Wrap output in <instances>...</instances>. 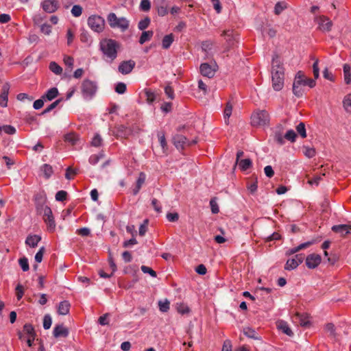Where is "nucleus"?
<instances>
[{"mask_svg":"<svg viewBox=\"0 0 351 351\" xmlns=\"http://www.w3.org/2000/svg\"><path fill=\"white\" fill-rule=\"evenodd\" d=\"M285 69L278 55H275L271 63L272 87L276 91H279L284 86Z\"/></svg>","mask_w":351,"mask_h":351,"instance_id":"nucleus-1","label":"nucleus"},{"mask_svg":"<svg viewBox=\"0 0 351 351\" xmlns=\"http://www.w3.org/2000/svg\"><path fill=\"white\" fill-rule=\"evenodd\" d=\"M308 86L310 88H313L316 85L315 80L306 77L302 71H298L295 76L293 84V93L298 97L302 96L304 93L303 86Z\"/></svg>","mask_w":351,"mask_h":351,"instance_id":"nucleus-2","label":"nucleus"},{"mask_svg":"<svg viewBox=\"0 0 351 351\" xmlns=\"http://www.w3.org/2000/svg\"><path fill=\"white\" fill-rule=\"evenodd\" d=\"M99 46L104 55L110 58L111 62L117 58L119 44L116 40L104 39L100 42Z\"/></svg>","mask_w":351,"mask_h":351,"instance_id":"nucleus-3","label":"nucleus"},{"mask_svg":"<svg viewBox=\"0 0 351 351\" xmlns=\"http://www.w3.org/2000/svg\"><path fill=\"white\" fill-rule=\"evenodd\" d=\"M269 123V114L265 110H257L251 115V123L253 126H262Z\"/></svg>","mask_w":351,"mask_h":351,"instance_id":"nucleus-4","label":"nucleus"},{"mask_svg":"<svg viewBox=\"0 0 351 351\" xmlns=\"http://www.w3.org/2000/svg\"><path fill=\"white\" fill-rule=\"evenodd\" d=\"M107 19L110 26L112 28L118 27L122 32H125L129 27V21L125 18H118L113 12L108 15Z\"/></svg>","mask_w":351,"mask_h":351,"instance_id":"nucleus-5","label":"nucleus"},{"mask_svg":"<svg viewBox=\"0 0 351 351\" xmlns=\"http://www.w3.org/2000/svg\"><path fill=\"white\" fill-rule=\"evenodd\" d=\"M97 87L95 82L89 80H84L82 84V95L85 99H91L96 93Z\"/></svg>","mask_w":351,"mask_h":351,"instance_id":"nucleus-6","label":"nucleus"},{"mask_svg":"<svg viewBox=\"0 0 351 351\" xmlns=\"http://www.w3.org/2000/svg\"><path fill=\"white\" fill-rule=\"evenodd\" d=\"M88 25L95 32H101L105 26L104 19L97 15H92L88 19Z\"/></svg>","mask_w":351,"mask_h":351,"instance_id":"nucleus-7","label":"nucleus"},{"mask_svg":"<svg viewBox=\"0 0 351 351\" xmlns=\"http://www.w3.org/2000/svg\"><path fill=\"white\" fill-rule=\"evenodd\" d=\"M43 213V220L47 226V229L50 232L54 231L56 223L51 209L48 206H41Z\"/></svg>","mask_w":351,"mask_h":351,"instance_id":"nucleus-8","label":"nucleus"},{"mask_svg":"<svg viewBox=\"0 0 351 351\" xmlns=\"http://www.w3.org/2000/svg\"><path fill=\"white\" fill-rule=\"evenodd\" d=\"M217 69L218 66L215 62L213 65L208 63H202L199 67L201 74L208 78L214 77Z\"/></svg>","mask_w":351,"mask_h":351,"instance_id":"nucleus-9","label":"nucleus"},{"mask_svg":"<svg viewBox=\"0 0 351 351\" xmlns=\"http://www.w3.org/2000/svg\"><path fill=\"white\" fill-rule=\"evenodd\" d=\"M173 144L178 149H182L185 145H191L197 143L196 141L190 142L182 134H176L173 138Z\"/></svg>","mask_w":351,"mask_h":351,"instance_id":"nucleus-10","label":"nucleus"},{"mask_svg":"<svg viewBox=\"0 0 351 351\" xmlns=\"http://www.w3.org/2000/svg\"><path fill=\"white\" fill-rule=\"evenodd\" d=\"M318 27L322 31L329 32L332 26V21L325 16H320L317 19Z\"/></svg>","mask_w":351,"mask_h":351,"instance_id":"nucleus-11","label":"nucleus"},{"mask_svg":"<svg viewBox=\"0 0 351 351\" xmlns=\"http://www.w3.org/2000/svg\"><path fill=\"white\" fill-rule=\"evenodd\" d=\"M135 62L132 60L123 61L120 63L118 67V70L122 74L127 75L132 72V71L135 66Z\"/></svg>","mask_w":351,"mask_h":351,"instance_id":"nucleus-12","label":"nucleus"},{"mask_svg":"<svg viewBox=\"0 0 351 351\" xmlns=\"http://www.w3.org/2000/svg\"><path fill=\"white\" fill-rule=\"evenodd\" d=\"M321 256L316 254H311L306 258V265L309 269H315L321 263Z\"/></svg>","mask_w":351,"mask_h":351,"instance_id":"nucleus-13","label":"nucleus"},{"mask_svg":"<svg viewBox=\"0 0 351 351\" xmlns=\"http://www.w3.org/2000/svg\"><path fill=\"white\" fill-rule=\"evenodd\" d=\"M42 7L45 12L53 13L58 10L59 3L58 0H44L42 3Z\"/></svg>","mask_w":351,"mask_h":351,"instance_id":"nucleus-14","label":"nucleus"},{"mask_svg":"<svg viewBox=\"0 0 351 351\" xmlns=\"http://www.w3.org/2000/svg\"><path fill=\"white\" fill-rule=\"evenodd\" d=\"M224 36L227 43L226 50L228 51L236 43V35L234 34L233 31L230 29L224 30L221 34Z\"/></svg>","mask_w":351,"mask_h":351,"instance_id":"nucleus-15","label":"nucleus"},{"mask_svg":"<svg viewBox=\"0 0 351 351\" xmlns=\"http://www.w3.org/2000/svg\"><path fill=\"white\" fill-rule=\"evenodd\" d=\"M294 320L302 326L307 327L310 325L309 316L306 313H295Z\"/></svg>","mask_w":351,"mask_h":351,"instance_id":"nucleus-16","label":"nucleus"},{"mask_svg":"<svg viewBox=\"0 0 351 351\" xmlns=\"http://www.w3.org/2000/svg\"><path fill=\"white\" fill-rule=\"evenodd\" d=\"M9 83H5L2 86V93L0 95V105L2 107H6L8 104V96L10 90Z\"/></svg>","mask_w":351,"mask_h":351,"instance_id":"nucleus-17","label":"nucleus"},{"mask_svg":"<svg viewBox=\"0 0 351 351\" xmlns=\"http://www.w3.org/2000/svg\"><path fill=\"white\" fill-rule=\"evenodd\" d=\"M351 230V225L341 224L335 225L332 227V230L334 232L340 234L341 236H345L350 232Z\"/></svg>","mask_w":351,"mask_h":351,"instance_id":"nucleus-18","label":"nucleus"},{"mask_svg":"<svg viewBox=\"0 0 351 351\" xmlns=\"http://www.w3.org/2000/svg\"><path fill=\"white\" fill-rule=\"evenodd\" d=\"M53 336L56 338L62 337H66L69 335V330L62 324L58 325L53 328Z\"/></svg>","mask_w":351,"mask_h":351,"instance_id":"nucleus-19","label":"nucleus"},{"mask_svg":"<svg viewBox=\"0 0 351 351\" xmlns=\"http://www.w3.org/2000/svg\"><path fill=\"white\" fill-rule=\"evenodd\" d=\"M70 306V303L66 300L60 302L58 307V313L61 315H67L69 313Z\"/></svg>","mask_w":351,"mask_h":351,"instance_id":"nucleus-20","label":"nucleus"},{"mask_svg":"<svg viewBox=\"0 0 351 351\" xmlns=\"http://www.w3.org/2000/svg\"><path fill=\"white\" fill-rule=\"evenodd\" d=\"M315 243L314 241H308V242H306V243H302L300 245H299L298 247H293L292 249H290L287 252H286V255L287 256H290V255H292L298 252H299L300 250H302L303 249H305L308 247H309L310 245H311L312 244H313Z\"/></svg>","mask_w":351,"mask_h":351,"instance_id":"nucleus-21","label":"nucleus"},{"mask_svg":"<svg viewBox=\"0 0 351 351\" xmlns=\"http://www.w3.org/2000/svg\"><path fill=\"white\" fill-rule=\"evenodd\" d=\"M40 240L41 237L38 235H29L26 238L25 244L31 247H35Z\"/></svg>","mask_w":351,"mask_h":351,"instance_id":"nucleus-22","label":"nucleus"},{"mask_svg":"<svg viewBox=\"0 0 351 351\" xmlns=\"http://www.w3.org/2000/svg\"><path fill=\"white\" fill-rule=\"evenodd\" d=\"M58 95V90L56 87L49 89L47 93L43 95V99L47 101H51Z\"/></svg>","mask_w":351,"mask_h":351,"instance_id":"nucleus-23","label":"nucleus"},{"mask_svg":"<svg viewBox=\"0 0 351 351\" xmlns=\"http://www.w3.org/2000/svg\"><path fill=\"white\" fill-rule=\"evenodd\" d=\"M277 326L280 330L288 336L291 337L293 335L292 330L290 329L286 322L280 320L277 322Z\"/></svg>","mask_w":351,"mask_h":351,"instance_id":"nucleus-24","label":"nucleus"},{"mask_svg":"<svg viewBox=\"0 0 351 351\" xmlns=\"http://www.w3.org/2000/svg\"><path fill=\"white\" fill-rule=\"evenodd\" d=\"M236 164L239 165V169L243 171L247 170L252 166V162L250 158L241 159Z\"/></svg>","mask_w":351,"mask_h":351,"instance_id":"nucleus-25","label":"nucleus"},{"mask_svg":"<svg viewBox=\"0 0 351 351\" xmlns=\"http://www.w3.org/2000/svg\"><path fill=\"white\" fill-rule=\"evenodd\" d=\"M64 141L70 143L71 145L77 144L79 141L78 135L75 133L71 132L64 135Z\"/></svg>","mask_w":351,"mask_h":351,"instance_id":"nucleus-26","label":"nucleus"},{"mask_svg":"<svg viewBox=\"0 0 351 351\" xmlns=\"http://www.w3.org/2000/svg\"><path fill=\"white\" fill-rule=\"evenodd\" d=\"M145 180V175L144 173L141 172L139 174V177L136 181V187L133 190L134 195H136L138 193L142 185L144 184Z\"/></svg>","mask_w":351,"mask_h":351,"instance_id":"nucleus-27","label":"nucleus"},{"mask_svg":"<svg viewBox=\"0 0 351 351\" xmlns=\"http://www.w3.org/2000/svg\"><path fill=\"white\" fill-rule=\"evenodd\" d=\"M173 42V35L170 34L164 36L162 40V46L165 49H167L170 47L171 45Z\"/></svg>","mask_w":351,"mask_h":351,"instance_id":"nucleus-28","label":"nucleus"},{"mask_svg":"<svg viewBox=\"0 0 351 351\" xmlns=\"http://www.w3.org/2000/svg\"><path fill=\"white\" fill-rule=\"evenodd\" d=\"M154 32L152 30L143 32L140 38L139 43L144 44L145 42L149 41L153 36Z\"/></svg>","mask_w":351,"mask_h":351,"instance_id":"nucleus-29","label":"nucleus"},{"mask_svg":"<svg viewBox=\"0 0 351 351\" xmlns=\"http://www.w3.org/2000/svg\"><path fill=\"white\" fill-rule=\"evenodd\" d=\"M351 68L349 64H345L343 65L344 81L346 84H349L351 83Z\"/></svg>","mask_w":351,"mask_h":351,"instance_id":"nucleus-30","label":"nucleus"},{"mask_svg":"<svg viewBox=\"0 0 351 351\" xmlns=\"http://www.w3.org/2000/svg\"><path fill=\"white\" fill-rule=\"evenodd\" d=\"M41 171L43 172L45 178L48 179L53 173L52 167L50 165L45 164L41 167Z\"/></svg>","mask_w":351,"mask_h":351,"instance_id":"nucleus-31","label":"nucleus"},{"mask_svg":"<svg viewBox=\"0 0 351 351\" xmlns=\"http://www.w3.org/2000/svg\"><path fill=\"white\" fill-rule=\"evenodd\" d=\"M232 106L230 102H228L226 104V108L224 109L223 112V117L225 119V122L226 124H228V119L232 114Z\"/></svg>","mask_w":351,"mask_h":351,"instance_id":"nucleus-32","label":"nucleus"},{"mask_svg":"<svg viewBox=\"0 0 351 351\" xmlns=\"http://www.w3.org/2000/svg\"><path fill=\"white\" fill-rule=\"evenodd\" d=\"M24 332L29 335L30 337L35 339L36 333L33 326L30 324H25L23 326Z\"/></svg>","mask_w":351,"mask_h":351,"instance_id":"nucleus-33","label":"nucleus"},{"mask_svg":"<svg viewBox=\"0 0 351 351\" xmlns=\"http://www.w3.org/2000/svg\"><path fill=\"white\" fill-rule=\"evenodd\" d=\"M176 309L179 313L182 315L189 313L190 311L189 306L186 304L182 302L176 304Z\"/></svg>","mask_w":351,"mask_h":351,"instance_id":"nucleus-34","label":"nucleus"},{"mask_svg":"<svg viewBox=\"0 0 351 351\" xmlns=\"http://www.w3.org/2000/svg\"><path fill=\"white\" fill-rule=\"evenodd\" d=\"M146 100L148 104H152L156 99L155 93L149 89H145L144 90Z\"/></svg>","mask_w":351,"mask_h":351,"instance_id":"nucleus-35","label":"nucleus"},{"mask_svg":"<svg viewBox=\"0 0 351 351\" xmlns=\"http://www.w3.org/2000/svg\"><path fill=\"white\" fill-rule=\"evenodd\" d=\"M298 265H299L297 261L294 259V258H293L287 260L285 266V269L286 270H292L295 269Z\"/></svg>","mask_w":351,"mask_h":351,"instance_id":"nucleus-36","label":"nucleus"},{"mask_svg":"<svg viewBox=\"0 0 351 351\" xmlns=\"http://www.w3.org/2000/svg\"><path fill=\"white\" fill-rule=\"evenodd\" d=\"M343 108L346 112H351V94L347 95L343 101Z\"/></svg>","mask_w":351,"mask_h":351,"instance_id":"nucleus-37","label":"nucleus"},{"mask_svg":"<svg viewBox=\"0 0 351 351\" xmlns=\"http://www.w3.org/2000/svg\"><path fill=\"white\" fill-rule=\"evenodd\" d=\"M49 69L56 75H60L62 72V67L55 62H51L49 64Z\"/></svg>","mask_w":351,"mask_h":351,"instance_id":"nucleus-38","label":"nucleus"},{"mask_svg":"<svg viewBox=\"0 0 351 351\" xmlns=\"http://www.w3.org/2000/svg\"><path fill=\"white\" fill-rule=\"evenodd\" d=\"M170 302L168 300H165L164 301L158 302L159 309L162 312H167L169 309Z\"/></svg>","mask_w":351,"mask_h":351,"instance_id":"nucleus-39","label":"nucleus"},{"mask_svg":"<svg viewBox=\"0 0 351 351\" xmlns=\"http://www.w3.org/2000/svg\"><path fill=\"white\" fill-rule=\"evenodd\" d=\"M104 157V154H103V152H100L98 154H93V155L90 156V157L89 158V162L91 165H95L99 162V160L101 158H103Z\"/></svg>","mask_w":351,"mask_h":351,"instance_id":"nucleus-40","label":"nucleus"},{"mask_svg":"<svg viewBox=\"0 0 351 351\" xmlns=\"http://www.w3.org/2000/svg\"><path fill=\"white\" fill-rule=\"evenodd\" d=\"M296 130L298 133L301 136L302 138L306 137V132L305 128V125L304 123L300 122L296 127Z\"/></svg>","mask_w":351,"mask_h":351,"instance_id":"nucleus-41","label":"nucleus"},{"mask_svg":"<svg viewBox=\"0 0 351 351\" xmlns=\"http://www.w3.org/2000/svg\"><path fill=\"white\" fill-rule=\"evenodd\" d=\"M285 136L280 132H276L274 136V141L280 145L285 143Z\"/></svg>","mask_w":351,"mask_h":351,"instance_id":"nucleus-42","label":"nucleus"},{"mask_svg":"<svg viewBox=\"0 0 351 351\" xmlns=\"http://www.w3.org/2000/svg\"><path fill=\"white\" fill-rule=\"evenodd\" d=\"M243 333L247 337L252 339H258L256 332L251 328H245L243 329Z\"/></svg>","mask_w":351,"mask_h":351,"instance_id":"nucleus-43","label":"nucleus"},{"mask_svg":"<svg viewBox=\"0 0 351 351\" xmlns=\"http://www.w3.org/2000/svg\"><path fill=\"white\" fill-rule=\"evenodd\" d=\"M287 8V5L283 2H278L275 5L274 12L276 14H280L285 8Z\"/></svg>","mask_w":351,"mask_h":351,"instance_id":"nucleus-44","label":"nucleus"},{"mask_svg":"<svg viewBox=\"0 0 351 351\" xmlns=\"http://www.w3.org/2000/svg\"><path fill=\"white\" fill-rule=\"evenodd\" d=\"M150 23V19L149 17H145L144 19L139 21L138 24V27L141 30L145 29Z\"/></svg>","mask_w":351,"mask_h":351,"instance_id":"nucleus-45","label":"nucleus"},{"mask_svg":"<svg viewBox=\"0 0 351 351\" xmlns=\"http://www.w3.org/2000/svg\"><path fill=\"white\" fill-rule=\"evenodd\" d=\"M296 137L297 134L293 130H288L285 134V139L291 142H295Z\"/></svg>","mask_w":351,"mask_h":351,"instance_id":"nucleus-46","label":"nucleus"},{"mask_svg":"<svg viewBox=\"0 0 351 351\" xmlns=\"http://www.w3.org/2000/svg\"><path fill=\"white\" fill-rule=\"evenodd\" d=\"M19 263L23 271H27L29 270V263L27 258L23 257L20 258L19 260Z\"/></svg>","mask_w":351,"mask_h":351,"instance_id":"nucleus-47","label":"nucleus"},{"mask_svg":"<svg viewBox=\"0 0 351 351\" xmlns=\"http://www.w3.org/2000/svg\"><path fill=\"white\" fill-rule=\"evenodd\" d=\"M82 13V8L80 5H75L71 9V14L75 17L81 16Z\"/></svg>","mask_w":351,"mask_h":351,"instance_id":"nucleus-48","label":"nucleus"},{"mask_svg":"<svg viewBox=\"0 0 351 351\" xmlns=\"http://www.w3.org/2000/svg\"><path fill=\"white\" fill-rule=\"evenodd\" d=\"M151 3L149 0H141L140 9L143 12H147L150 10Z\"/></svg>","mask_w":351,"mask_h":351,"instance_id":"nucleus-49","label":"nucleus"},{"mask_svg":"<svg viewBox=\"0 0 351 351\" xmlns=\"http://www.w3.org/2000/svg\"><path fill=\"white\" fill-rule=\"evenodd\" d=\"M62 101V99H59L53 101L51 104L43 112V114L48 113L51 111L53 109L56 108L58 105Z\"/></svg>","mask_w":351,"mask_h":351,"instance_id":"nucleus-50","label":"nucleus"},{"mask_svg":"<svg viewBox=\"0 0 351 351\" xmlns=\"http://www.w3.org/2000/svg\"><path fill=\"white\" fill-rule=\"evenodd\" d=\"M51 317L49 315H45L43 319V328L46 330L50 328L51 326Z\"/></svg>","mask_w":351,"mask_h":351,"instance_id":"nucleus-51","label":"nucleus"},{"mask_svg":"<svg viewBox=\"0 0 351 351\" xmlns=\"http://www.w3.org/2000/svg\"><path fill=\"white\" fill-rule=\"evenodd\" d=\"M102 138L99 134H95L93 137L91 145L94 147H99L101 145Z\"/></svg>","mask_w":351,"mask_h":351,"instance_id":"nucleus-52","label":"nucleus"},{"mask_svg":"<svg viewBox=\"0 0 351 351\" xmlns=\"http://www.w3.org/2000/svg\"><path fill=\"white\" fill-rule=\"evenodd\" d=\"M126 90V85L123 82H119L115 86V91L119 94H123Z\"/></svg>","mask_w":351,"mask_h":351,"instance_id":"nucleus-53","label":"nucleus"},{"mask_svg":"<svg viewBox=\"0 0 351 351\" xmlns=\"http://www.w3.org/2000/svg\"><path fill=\"white\" fill-rule=\"evenodd\" d=\"M67 193L65 191H59L56 194V199L57 201L62 202L66 199Z\"/></svg>","mask_w":351,"mask_h":351,"instance_id":"nucleus-54","label":"nucleus"},{"mask_svg":"<svg viewBox=\"0 0 351 351\" xmlns=\"http://www.w3.org/2000/svg\"><path fill=\"white\" fill-rule=\"evenodd\" d=\"M141 269L143 273L149 274H150L151 276L154 277V278L156 277V272L155 271H154L152 268H150L147 266L142 265Z\"/></svg>","mask_w":351,"mask_h":351,"instance_id":"nucleus-55","label":"nucleus"},{"mask_svg":"<svg viewBox=\"0 0 351 351\" xmlns=\"http://www.w3.org/2000/svg\"><path fill=\"white\" fill-rule=\"evenodd\" d=\"M210 206L211 208V211L213 214H217L219 212L218 204L215 199H210Z\"/></svg>","mask_w":351,"mask_h":351,"instance_id":"nucleus-56","label":"nucleus"},{"mask_svg":"<svg viewBox=\"0 0 351 351\" xmlns=\"http://www.w3.org/2000/svg\"><path fill=\"white\" fill-rule=\"evenodd\" d=\"M16 294L18 300H20L24 295L23 287L20 284H19L16 287Z\"/></svg>","mask_w":351,"mask_h":351,"instance_id":"nucleus-57","label":"nucleus"},{"mask_svg":"<svg viewBox=\"0 0 351 351\" xmlns=\"http://www.w3.org/2000/svg\"><path fill=\"white\" fill-rule=\"evenodd\" d=\"M213 43L208 40L204 41L202 44V50L205 52H208L213 47Z\"/></svg>","mask_w":351,"mask_h":351,"instance_id":"nucleus-58","label":"nucleus"},{"mask_svg":"<svg viewBox=\"0 0 351 351\" xmlns=\"http://www.w3.org/2000/svg\"><path fill=\"white\" fill-rule=\"evenodd\" d=\"M45 250V247H42L40 248L38 252L36 254V255H35V261L37 263H40L42 261Z\"/></svg>","mask_w":351,"mask_h":351,"instance_id":"nucleus-59","label":"nucleus"},{"mask_svg":"<svg viewBox=\"0 0 351 351\" xmlns=\"http://www.w3.org/2000/svg\"><path fill=\"white\" fill-rule=\"evenodd\" d=\"M167 219L169 221L175 222L179 219V215L177 213H169L167 214Z\"/></svg>","mask_w":351,"mask_h":351,"instance_id":"nucleus-60","label":"nucleus"},{"mask_svg":"<svg viewBox=\"0 0 351 351\" xmlns=\"http://www.w3.org/2000/svg\"><path fill=\"white\" fill-rule=\"evenodd\" d=\"M40 31L45 35H49L51 32V26L48 24H43L40 27Z\"/></svg>","mask_w":351,"mask_h":351,"instance_id":"nucleus-61","label":"nucleus"},{"mask_svg":"<svg viewBox=\"0 0 351 351\" xmlns=\"http://www.w3.org/2000/svg\"><path fill=\"white\" fill-rule=\"evenodd\" d=\"M63 60L64 64L70 69L73 68L74 60L71 56H64Z\"/></svg>","mask_w":351,"mask_h":351,"instance_id":"nucleus-62","label":"nucleus"},{"mask_svg":"<svg viewBox=\"0 0 351 351\" xmlns=\"http://www.w3.org/2000/svg\"><path fill=\"white\" fill-rule=\"evenodd\" d=\"M148 220L145 219L139 228V235L144 236L147 230Z\"/></svg>","mask_w":351,"mask_h":351,"instance_id":"nucleus-63","label":"nucleus"},{"mask_svg":"<svg viewBox=\"0 0 351 351\" xmlns=\"http://www.w3.org/2000/svg\"><path fill=\"white\" fill-rule=\"evenodd\" d=\"M2 128L3 132L8 134H14L16 132V129L12 125H3Z\"/></svg>","mask_w":351,"mask_h":351,"instance_id":"nucleus-64","label":"nucleus"}]
</instances>
